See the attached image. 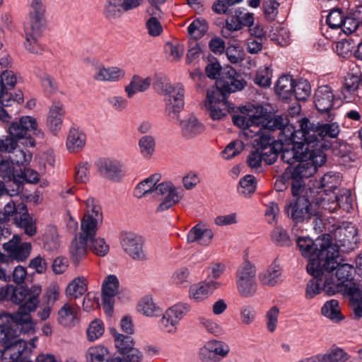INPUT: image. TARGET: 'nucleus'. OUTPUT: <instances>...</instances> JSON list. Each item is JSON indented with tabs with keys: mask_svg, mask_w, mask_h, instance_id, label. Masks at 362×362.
<instances>
[{
	"mask_svg": "<svg viewBox=\"0 0 362 362\" xmlns=\"http://www.w3.org/2000/svg\"><path fill=\"white\" fill-rule=\"evenodd\" d=\"M245 86L246 81L233 68L226 66L223 69L216 86L208 89L206 93L205 107L212 119H221L227 115L233 108L227 101L228 95L243 90Z\"/></svg>",
	"mask_w": 362,
	"mask_h": 362,
	"instance_id": "f257e3e1",
	"label": "nucleus"
},
{
	"mask_svg": "<svg viewBox=\"0 0 362 362\" xmlns=\"http://www.w3.org/2000/svg\"><path fill=\"white\" fill-rule=\"evenodd\" d=\"M339 259L337 246H329L327 250H322L319 259L313 262L310 266L311 271H313V267H320L329 285L336 287V293L341 291L344 282L352 279L353 274L356 272L354 267L349 264H341Z\"/></svg>",
	"mask_w": 362,
	"mask_h": 362,
	"instance_id": "f03ea898",
	"label": "nucleus"
},
{
	"mask_svg": "<svg viewBox=\"0 0 362 362\" xmlns=\"http://www.w3.org/2000/svg\"><path fill=\"white\" fill-rule=\"evenodd\" d=\"M326 120L327 122L315 124L308 118H303L299 122L300 129L296 134L301 138L304 136L306 142L314 146L313 148L323 151L330 147L327 139L337 138L341 132L338 122L328 120L327 117Z\"/></svg>",
	"mask_w": 362,
	"mask_h": 362,
	"instance_id": "7ed1b4c3",
	"label": "nucleus"
},
{
	"mask_svg": "<svg viewBox=\"0 0 362 362\" xmlns=\"http://www.w3.org/2000/svg\"><path fill=\"white\" fill-rule=\"evenodd\" d=\"M0 329L4 346L0 350L1 357L7 362H25L23 352L27 344L17 338L18 330L13 327L11 314L4 313L0 315Z\"/></svg>",
	"mask_w": 362,
	"mask_h": 362,
	"instance_id": "20e7f679",
	"label": "nucleus"
},
{
	"mask_svg": "<svg viewBox=\"0 0 362 362\" xmlns=\"http://www.w3.org/2000/svg\"><path fill=\"white\" fill-rule=\"evenodd\" d=\"M307 153V158L300 160L297 166L288 173L293 197L303 193L305 186V179L313 176L317 168L324 165L327 160V156L321 149L313 148Z\"/></svg>",
	"mask_w": 362,
	"mask_h": 362,
	"instance_id": "39448f33",
	"label": "nucleus"
},
{
	"mask_svg": "<svg viewBox=\"0 0 362 362\" xmlns=\"http://www.w3.org/2000/svg\"><path fill=\"white\" fill-rule=\"evenodd\" d=\"M154 89L165 95V111L168 115L179 113L184 107L185 89L182 84L173 85L165 78H159L154 83Z\"/></svg>",
	"mask_w": 362,
	"mask_h": 362,
	"instance_id": "423d86ee",
	"label": "nucleus"
},
{
	"mask_svg": "<svg viewBox=\"0 0 362 362\" xmlns=\"http://www.w3.org/2000/svg\"><path fill=\"white\" fill-rule=\"evenodd\" d=\"M84 214L81 221V231L88 238L95 236L103 223V212L98 202L93 197L84 201Z\"/></svg>",
	"mask_w": 362,
	"mask_h": 362,
	"instance_id": "0eeeda50",
	"label": "nucleus"
},
{
	"mask_svg": "<svg viewBox=\"0 0 362 362\" xmlns=\"http://www.w3.org/2000/svg\"><path fill=\"white\" fill-rule=\"evenodd\" d=\"M255 267L248 262L243 263L236 272V286L243 298L252 297L257 291Z\"/></svg>",
	"mask_w": 362,
	"mask_h": 362,
	"instance_id": "6e6552de",
	"label": "nucleus"
},
{
	"mask_svg": "<svg viewBox=\"0 0 362 362\" xmlns=\"http://www.w3.org/2000/svg\"><path fill=\"white\" fill-rule=\"evenodd\" d=\"M298 130L291 131L288 136L289 140L292 142L291 147H286L283 148L281 152L282 160L288 164H293L302 159L307 158L308 153L313 148V145H310L304 139V136L301 138L300 134L297 135Z\"/></svg>",
	"mask_w": 362,
	"mask_h": 362,
	"instance_id": "1a4fd4ad",
	"label": "nucleus"
},
{
	"mask_svg": "<svg viewBox=\"0 0 362 362\" xmlns=\"http://www.w3.org/2000/svg\"><path fill=\"white\" fill-rule=\"evenodd\" d=\"M45 28V18L28 16L24 23L25 47L31 53L37 54L40 51L38 40L41 37Z\"/></svg>",
	"mask_w": 362,
	"mask_h": 362,
	"instance_id": "9d476101",
	"label": "nucleus"
},
{
	"mask_svg": "<svg viewBox=\"0 0 362 362\" xmlns=\"http://www.w3.org/2000/svg\"><path fill=\"white\" fill-rule=\"evenodd\" d=\"M312 264L313 262L308 263L306 267L308 273L313 276V279L307 284L305 290L306 298L312 299L322 291H325L329 296L334 295L337 290L336 287L329 285L320 267H313V271H311L310 266Z\"/></svg>",
	"mask_w": 362,
	"mask_h": 362,
	"instance_id": "9b49d317",
	"label": "nucleus"
},
{
	"mask_svg": "<svg viewBox=\"0 0 362 362\" xmlns=\"http://www.w3.org/2000/svg\"><path fill=\"white\" fill-rule=\"evenodd\" d=\"M285 211L296 223L308 221L315 215L309 199L304 195H297L285 206Z\"/></svg>",
	"mask_w": 362,
	"mask_h": 362,
	"instance_id": "f8f14e48",
	"label": "nucleus"
},
{
	"mask_svg": "<svg viewBox=\"0 0 362 362\" xmlns=\"http://www.w3.org/2000/svg\"><path fill=\"white\" fill-rule=\"evenodd\" d=\"M8 132L11 137L16 139L29 138L30 132L37 138L44 137V132L41 129L37 128V122L35 118L30 116H23L18 121L13 122L9 128Z\"/></svg>",
	"mask_w": 362,
	"mask_h": 362,
	"instance_id": "ddd939ff",
	"label": "nucleus"
},
{
	"mask_svg": "<svg viewBox=\"0 0 362 362\" xmlns=\"http://www.w3.org/2000/svg\"><path fill=\"white\" fill-rule=\"evenodd\" d=\"M297 244L303 256L309 259V263L319 259V254L322 250H327L329 246H335L331 243L329 235H324L322 238H317L315 242L309 238L300 237L298 238Z\"/></svg>",
	"mask_w": 362,
	"mask_h": 362,
	"instance_id": "4468645a",
	"label": "nucleus"
},
{
	"mask_svg": "<svg viewBox=\"0 0 362 362\" xmlns=\"http://www.w3.org/2000/svg\"><path fill=\"white\" fill-rule=\"evenodd\" d=\"M189 310V305L182 303L169 308L159 321L160 329L168 333H175L180 321Z\"/></svg>",
	"mask_w": 362,
	"mask_h": 362,
	"instance_id": "2eb2a0df",
	"label": "nucleus"
},
{
	"mask_svg": "<svg viewBox=\"0 0 362 362\" xmlns=\"http://www.w3.org/2000/svg\"><path fill=\"white\" fill-rule=\"evenodd\" d=\"M155 189L156 193L161 197V202L157 207L158 212L168 210L182 198L179 189L170 181H164L158 184Z\"/></svg>",
	"mask_w": 362,
	"mask_h": 362,
	"instance_id": "dca6fc26",
	"label": "nucleus"
},
{
	"mask_svg": "<svg viewBox=\"0 0 362 362\" xmlns=\"http://www.w3.org/2000/svg\"><path fill=\"white\" fill-rule=\"evenodd\" d=\"M314 104L321 113L327 115V119L334 120L335 115L331 112L336 99L332 88L328 86H319L314 93Z\"/></svg>",
	"mask_w": 362,
	"mask_h": 362,
	"instance_id": "f3484780",
	"label": "nucleus"
},
{
	"mask_svg": "<svg viewBox=\"0 0 362 362\" xmlns=\"http://www.w3.org/2000/svg\"><path fill=\"white\" fill-rule=\"evenodd\" d=\"M230 352L229 346L224 341L209 340L200 349L199 357L203 362H218Z\"/></svg>",
	"mask_w": 362,
	"mask_h": 362,
	"instance_id": "a211bd4d",
	"label": "nucleus"
},
{
	"mask_svg": "<svg viewBox=\"0 0 362 362\" xmlns=\"http://www.w3.org/2000/svg\"><path fill=\"white\" fill-rule=\"evenodd\" d=\"M119 286V279L114 274L106 276L102 284L103 308L108 317L113 314L115 297L118 293Z\"/></svg>",
	"mask_w": 362,
	"mask_h": 362,
	"instance_id": "6ab92c4d",
	"label": "nucleus"
},
{
	"mask_svg": "<svg viewBox=\"0 0 362 362\" xmlns=\"http://www.w3.org/2000/svg\"><path fill=\"white\" fill-rule=\"evenodd\" d=\"M264 109L260 105L250 106L247 112L233 115V122L235 125L242 129L258 127L264 123Z\"/></svg>",
	"mask_w": 362,
	"mask_h": 362,
	"instance_id": "aec40b11",
	"label": "nucleus"
},
{
	"mask_svg": "<svg viewBox=\"0 0 362 362\" xmlns=\"http://www.w3.org/2000/svg\"><path fill=\"white\" fill-rule=\"evenodd\" d=\"M97 167L102 177L113 182H119L125 174L123 165L119 160L110 158L99 159Z\"/></svg>",
	"mask_w": 362,
	"mask_h": 362,
	"instance_id": "412c9836",
	"label": "nucleus"
},
{
	"mask_svg": "<svg viewBox=\"0 0 362 362\" xmlns=\"http://www.w3.org/2000/svg\"><path fill=\"white\" fill-rule=\"evenodd\" d=\"M136 8V0H105L103 15L108 20H115Z\"/></svg>",
	"mask_w": 362,
	"mask_h": 362,
	"instance_id": "4be33fe9",
	"label": "nucleus"
},
{
	"mask_svg": "<svg viewBox=\"0 0 362 362\" xmlns=\"http://www.w3.org/2000/svg\"><path fill=\"white\" fill-rule=\"evenodd\" d=\"M39 304V299L36 295L29 298L27 301L22 304L18 311L11 314L13 324L14 325H25L28 329H33V325L30 313L34 311Z\"/></svg>",
	"mask_w": 362,
	"mask_h": 362,
	"instance_id": "5701e85b",
	"label": "nucleus"
},
{
	"mask_svg": "<svg viewBox=\"0 0 362 362\" xmlns=\"http://www.w3.org/2000/svg\"><path fill=\"white\" fill-rule=\"evenodd\" d=\"M5 300H10L15 304L24 303L30 297L36 295L39 299L41 288L38 286H33L30 290L23 286L16 287L13 285H7L4 287Z\"/></svg>",
	"mask_w": 362,
	"mask_h": 362,
	"instance_id": "b1692460",
	"label": "nucleus"
},
{
	"mask_svg": "<svg viewBox=\"0 0 362 362\" xmlns=\"http://www.w3.org/2000/svg\"><path fill=\"white\" fill-rule=\"evenodd\" d=\"M357 233V228L354 224L344 223L334 232L335 239L339 243L338 245H335L338 248L343 246L347 247V249L353 250L358 241Z\"/></svg>",
	"mask_w": 362,
	"mask_h": 362,
	"instance_id": "393cba45",
	"label": "nucleus"
},
{
	"mask_svg": "<svg viewBox=\"0 0 362 362\" xmlns=\"http://www.w3.org/2000/svg\"><path fill=\"white\" fill-rule=\"evenodd\" d=\"M360 81V73L351 71L346 74L340 88V93L345 100H351L361 95Z\"/></svg>",
	"mask_w": 362,
	"mask_h": 362,
	"instance_id": "a878e982",
	"label": "nucleus"
},
{
	"mask_svg": "<svg viewBox=\"0 0 362 362\" xmlns=\"http://www.w3.org/2000/svg\"><path fill=\"white\" fill-rule=\"evenodd\" d=\"M219 286L220 284L215 281L193 284L189 290V298L195 303H201L207 299Z\"/></svg>",
	"mask_w": 362,
	"mask_h": 362,
	"instance_id": "bb28decb",
	"label": "nucleus"
},
{
	"mask_svg": "<svg viewBox=\"0 0 362 362\" xmlns=\"http://www.w3.org/2000/svg\"><path fill=\"white\" fill-rule=\"evenodd\" d=\"M78 313L79 307L76 304L66 303L58 310L57 320L63 327H74L79 321Z\"/></svg>",
	"mask_w": 362,
	"mask_h": 362,
	"instance_id": "cd10ccee",
	"label": "nucleus"
},
{
	"mask_svg": "<svg viewBox=\"0 0 362 362\" xmlns=\"http://www.w3.org/2000/svg\"><path fill=\"white\" fill-rule=\"evenodd\" d=\"M259 279L263 286L273 287L280 284L283 281L282 267L274 260L259 274Z\"/></svg>",
	"mask_w": 362,
	"mask_h": 362,
	"instance_id": "c85d7f7f",
	"label": "nucleus"
},
{
	"mask_svg": "<svg viewBox=\"0 0 362 362\" xmlns=\"http://www.w3.org/2000/svg\"><path fill=\"white\" fill-rule=\"evenodd\" d=\"M124 76V70L118 66H100L95 69L93 78L100 82L115 83L122 80Z\"/></svg>",
	"mask_w": 362,
	"mask_h": 362,
	"instance_id": "c756f323",
	"label": "nucleus"
},
{
	"mask_svg": "<svg viewBox=\"0 0 362 362\" xmlns=\"http://www.w3.org/2000/svg\"><path fill=\"white\" fill-rule=\"evenodd\" d=\"M213 237L214 233L211 229L197 223L187 233V241L188 243L197 242L201 245L207 246L211 243Z\"/></svg>",
	"mask_w": 362,
	"mask_h": 362,
	"instance_id": "7c9ffc66",
	"label": "nucleus"
},
{
	"mask_svg": "<svg viewBox=\"0 0 362 362\" xmlns=\"http://www.w3.org/2000/svg\"><path fill=\"white\" fill-rule=\"evenodd\" d=\"M181 131L184 137L194 138L205 131L204 125L194 115H190L180 122Z\"/></svg>",
	"mask_w": 362,
	"mask_h": 362,
	"instance_id": "2f4dec72",
	"label": "nucleus"
},
{
	"mask_svg": "<svg viewBox=\"0 0 362 362\" xmlns=\"http://www.w3.org/2000/svg\"><path fill=\"white\" fill-rule=\"evenodd\" d=\"M86 144V136L79 129L72 127L67 134L66 146L69 152L78 153L83 149Z\"/></svg>",
	"mask_w": 362,
	"mask_h": 362,
	"instance_id": "473e14b6",
	"label": "nucleus"
},
{
	"mask_svg": "<svg viewBox=\"0 0 362 362\" xmlns=\"http://www.w3.org/2000/svg\"><path fill=\"white\" fill-rule=\"evenodd\" d=\"M88 241V239L83 232L72 241L70 253L72 262L75 265H78L86 257Z\"/></svg>",
	"mask_w": 362,
	"mask_h": 362,
	"instance_id": "72a5a7b5",
	"label": "nucleus"
},
{
	"mask_svg": "<svg viewBox=\"0 0 362 362\" xmlns=\"http://www.w3.org/2000/svg\"><path fill=\"white\" fill-rule=\"evenodd\" d=\"M64 114L62 106L54 105L51 107L47 119V126L54 135L61 130Z\"/></svg>",
	"mask_w": 362,
	"mask_h": 362,
	"instance_id": "f704fd0d",
	"label": "nucleus"
},
{
	"mask_svg": "<svg viewBox=\"0 0 362 362\" xmlns=\"http://www.w3.org/2000/svg\"><path fill=\"white\" fill-rule=\"evenodd\" d=\"M295 81L290 75H283L275 84V93L283 100L291 98L293 93Z\"/></svg>",
	"mask_w": 362,
	"mask_h": 362,
	"instance_id": "c9c22d12",
	"label": "nucleus"
},
{
	"mask_svg": "<svg viewBox=\"0 0 362 362\" xmlns=\"http://www.w3.org/2000/svg\"><path fill=\"white\" fill-rule=\"evenodd\" d=\"M137 312L147 317H158L162 315V309L157 305L151 296H145L137 303Z\"/></svg>",
	"mask_w": 362,
	"mask_h": 362,
	"instance_id": "e433bc0d",
	"label": "nucleus"
},
{
	"mask_svg": "<svg viewBox=\"0 0 362 362\" xmlns=\"http://www.w3.org/2000/svg\"><path fill=\"white\" fill-rule=\"evenodd\" d=\"M5 249L10 252V256L12 259H16L17 262H23L30 255L31 244L29 243L17 244L11 241L5 245Z\"/></svg>",
	"mask_w": 362,
	"mask_h": 362,
	"instance_id": "4c0bfd02",
	"label": "nucleus"
},
{
	"mask_svg": "<svg viewBox=\"0 0 362 362\" xmlns=\"http://www.w3.org/2000/svg\"><path fill=\"white\" fill-rule=\"evenodd\" d=\"M88 290L87 281L83 276L74 279L66 286V296L70 299L81 297Z\"/></svg>",
	"mask_w": 362,
	"mask_h": 362,
	"instance_id": "58836bf2",
	"label": "nucleus"
},
{
	"mask_svg": "<svg viewBox=\"0 0 362 362\" xmlns=\"http://www.w3.org/2000/svg\"><path fill=\"white\" fill-rule=\"evenodd\" d=\"M119 241L123 251L133 259L136 258V233L123 230L119 235Z\"/></svg>",
	"mask_w": 362,
	"mask_h": 362,
	"instance_id": "ea45409f",
	"label": "nucleus"
},
{
	"mask_svg": "<svg viewBox=\"0 0 362 362\" xmlns=\"http://www.w3.org/2000/svg\"><path fill=\"white\" fill-rule=\"evenodd\" d=\"M160 178V173H155L137 184V198H141L149 193L156 192L155 188Z\"/></svg>",
	"mask_w": 362,
	"mask_h": 362,
	"instance_id": "a19ab883",
	"label": "nucleus"
},
{
	"mask_svg": "<svg viewBox=\"0 0 362 362\" xmlns=\"http://www.w3.org/2000/svg\"><path fill=\"white\" fill-rule=\"evenodd\" d=\"M116 348L120 354H127L134 349V341L131 336L118 333L116 330L112 331Z\"/></svg>",
	"mask_w": 362,
	"mask_h": 362,
	"instance_id": "79ce46f5",
	"label": "nucleus"
},
{
	"mask_svg": "<svg viewBox=\"0 0 362 362\" xmlns=\"http://www.w3.org/2000/svg\"><path fill=\"white\" fill-rule=\"evenodd\" d=\"M22 209L25 211L19 216L16 215L15 217L16 223L18 226L24 230L25 234L33 236L36 233L35 222L28 214L25 205H23Z\"/></svg>",
	"mask_w": 362,
	"mask_h": 362,
	"instance_id": "37998d69",
	"label": "nucleus"
},
{
	"mask_svg": "<svg viewBox=\"0 0 362 362\" xmlns=\"http://www.w3.org/2000/svg\"><path fill=\"white\" fill-rule=\"evenodd\" d=\"M108 350L102 345L90 346L87 350L86 358L87 362L108 361Z\"/></svg>",
	"mask_w": 362,
	"mask_h": 362,
	"instance_id": "c03bdc74",
	"label": "nucleus"
},
{
	"mask_svg": "<svg viewBox=\"0 0 362 362\" xmlns=\"http://www.w3.org/2000/svg\"><path fill=\"white\" fill-rule=\"evenodd\" d=\"M321 313L332 321L338 322L342 319L339 302L335 299L327 301L322 307Z\"/></svg>",
	"mask_w": 362,
	"mask_h": 362,
	"instance_id": "a18cd8bd",
	"label": "nucleus"
},
{
	"mask_svg": "<svg viewBox=\"0 0 362 362\" xmlns=\"http://www.w3.org/2000/svg\"><path fill=\"white\" fill-rule=\"evenodd\" d=\"M266 110H264V123L259 124V127H264L266 129L269 131L281 130L284 129V132L289 131L290 127L287 125L288 121L286 119L281 116H274L270 119H267L264 116Z\"/></svg>",
	"mask_w": 362,
	"mask_h": 362,
	"instance_id": "49530a36",
	"label": "nucleus"
},
{
	"mask_svg": "<svg viewBox=\"0 0 362 362\" xmlns=\"http://www.w3.org/2000/svg\"><path fill=\"white\" fill-rule=\"evenodd\" d=\"M139 146L141 156L149 160L153 155L156 148V141L153 136L145 135L139 140Z\"/></svg>",
	"mask_w": 362,
	"mask_h": 362,
	"instance_id": "de8ad7c7",
	"label": "nucleus"
},
{
	"mask_svg": "<svg viewBox=\"0 0 362 362\" xmlns=\"http://www.w3.org/2000/svg\"><path fill=\"white\" fill-rule=\"evenodd\" d=\"M256 189L255 177L247 175L242 177L238 184V193L244 197H250L254 194Z\"/></svg>",
	"mask_w": 362,
	"mask_h": 362,
	"instance_id": "09e8293b",
	"label": "nucleus"
},
{
	"mask_svg": "<svg viewBox=\"0 0 362 362\" xmlns=\"http://www.w3.org/2000/svg\"><path fill=\"white\" fill-rule=\"evenodd\" d=\"M171 281L177 286L186 288L191 283L190 272L187 267L177 269L172 274Z\"/></svg>",
	"mask_w": 362,
	"mask_h": 362,
	"instance_id": "8fccbe9b",
	"label": "nucleus"
},
{
	"mask_svg": "<svg viewBox=\"0 0 362 362\" xmlns=\"http://www.w3.org/2000/svg\"><path fill=\"white\" fill-rule=\"evenodd\" d=\"M208 30V24L204 18L194 20L187 28L188 35L194 39L201 38Z\"/></svg>",
	"mask_w": 362,
	"mask_h": 362,
	"instance_id": "3c124183",
	"label": "nucleus"
},
{
	"mask_svg": "<svg viewBox=\"0 0 362 362\" xmlns=\"http://www.w3.org/2000/svg\"><path fill=\"white\" fill-rule=\"evenodd\" d=\"M104 332L105 327L102 320L95 319L89 324L87 327V339L90 342L95 341L103 336Z\"/></svg>",
	"mask_w": 362,
	"mask_h": 362,
	"instance_id": "603ef678",
	"label": "nucleus"
},
{
	"mask_svg": "<svg viewBox=\"0 0 362 362\" xmlns=\"http://www.w3.org/2000/svg\"><path fill=\"white\" fill-rule=\"evenodd\" d=\"M293 93L296 100H305L310 95L311 87L307 80L300 79L297 82L295 81L293 86Z\"/></svg>",
	"mask_w": 362,
	"mask_h": 362,
	"instance_id": "864d4df0",
	"label": "nucleus"
},
{
	"mask_svg": "<svg viewBox=\"0 0 362 362\" xmlns=\"http://www.w3.org/2000/svg\"><path fill=\"white\" fill-rule=\"evenodd\" d=\"M325 362H346L350 356L340 348H333L322 354Z\"/></svg>",
	"mask_w": 362,
	"mask_h": 362,
	"instance_id": "5fc2aeb1",
	"label": "nucleus"
},
{
	"mask_svg": "<svg viewBox=\"0 0 362 362\" xmlns=\"http://www.w3.org/2000/svg\"><path fill=\"white\" fill-rule=\"evenodd\" d=\"M28 16L45 18L46 6L45 0H26Z\"/></svg>",
	"mask_w": 362,
	"mask_h": 362,
	"instance_id": "6e6d98bb",
	"label": "nucleus"
},
{
	"mask_svg": "<svg viewBox=\"0 0 362 362\" xmlns=\"http://www.w3.org/2000/svg\"><path fill=\"white\" fill-rule=\"evenodd\" d=\"M86 238L88 239L90 243V250L95 255L99 256H105L109 251V245L105 243L103 238H95V236L93 238H88L86 235Z\"/></svg>",
	"mask_w": 362,
	"mask_h": 362,
	"instance_id": "4d7b16f0",
	"label": "nucleus"
},
{
	"mask_svg": "<svg viewBox=\"0 0 362 362\" xmlns=\"http://www.w3.org/2000/svg\"><path fill=\"white\" fill-rule=\"evenodd\" d=\"M10 153H12V155L9 156L8 159L13 165L17 166L27 165L31 159V155L29 153L17 148V146Z\"/></svg>",
	"mask_w": 362,
	"mask_h": 362,
	"instance_id": "13d9d810",
	"label": "nucleus"
},
{
	"mask_svg": "<svg viewBox=\"0 0 362 362\" xmlns=\"http://www.w3.org/2000/svg\"><path fill=\"white\" fill-rule=\"evenodd\" d=\"M335 196L339 208L346 212H349L352 209V198L350 190L342 189L335 194Z\"/></svg>",
	"mask_w": 362,
	"mask_h": 362,
	"instance_id": "bf43d9fd",
	"label": "nucleus"
},
{
	"mask_svg": "<svg viewBox=\"0 0 362 362\" xmlns=\"http://www.w3.org/2000/svg\"><path fill=\"white\" fill-rule=\"evenodd\" d=\"M339 174L332 172L327 173L321 178V187L325 188V191L335 189L339 185Z\"/></svg>",
	"mask_w": 362,
	"mask_h": 362,
	"instance_id": "052dcab7",
	"label": "nucleus"
},
{
	"mask_svg": "<svg viewBox=\"0 0 362 362\" xmlns=\"http://www.w3.org/2000/svg\"><path fill=\"white\" fill-rule=\"evenodd\" d=\"M165 49L169 59L172 62L179 61L184 54L183 45L179 43L167 42L165 45Z\"/></svg>",
	"mask_w": 362,
	"mask_h": 362,
	"instance_id": "680f3d73",
	"label": "nucleus"
},
{
	"mask_svg": "<svg viewBox=\"0 0 362 362\" xmlns=\"http://www.w3.org/2000/svg\"><path fill=\"white\" fill-rule=\"evenodd\" d=\"M244 148L242 141L236 140L230 142L222 151V156L226 160H230L238 155Z\"/></svg>",
	"mask_w": 362,
	"mask_h": 362,
	"instance_id": "e2e57ef3",
	"label": "nucleus"
},
{
	"mask_svg": "<svg viewBox=\"0 0 362 362\" xmlns=\"http://www.w3.org/2000/svg\"><path fill=\"white\" fill-rule=\"evenodd\" d=\"M344 15L339 8L334 9L327 16L326 23L332 29L341 28Z\"/></svg>",
	"mask_w": 362,
	"mask_h": 362,
	"instance_id": "0e129e2a",
	"label": "nucleus"
},
{
	"mask_svg": "<svg viewBox=\"0 0 362 362\" xmlns=\"http://www.w3.org/2000/svg\"><path fill=\"white\" fill-rule=\"evenodd\" d=\"M15 167L9 159L0 160V177L6 180L15 179Z\"/></svg>",
	"mask_w": 362,
	"mask_h": 362,
	"instance_id": "69168bd1",
	"label": "nucleus"
},
{
	"mask_svg": "<svg viewBox=\"0 0 362 362\" xmlns=\"http://www.w3.org/2000/svg\"><path fill=\"white\" fill-rule=\"evenodd\" d=\"M272 70L268 66L259 69L257 72L255 83L262 87H268L271 85Z\"/></svg>",
	"mask_w": 362,
	"mask_h": 362,
	"instance_id": "338daca9",
	"label": "nucleus"
},
{
	"mask_svg": "<svg viewBox=\"0 0 362 362\" xmlns=\"http://www.w3.org/2000/svg\"><path fill=\"white\" fill-rule=\"evenodd\" d=\"M349 293L356 300L354 304V313L358 318L362 317V292L356 287H351L349 289Z\"/></svg>",
	"mask_w": 362,
	"mask_h": 362,
	"instance_id": "774afa93",
	"label": "nucleus"
}]
</instances>
